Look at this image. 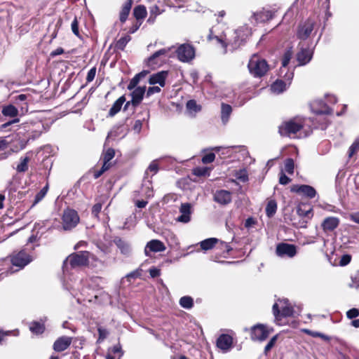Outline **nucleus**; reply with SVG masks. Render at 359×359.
Instances as JSON below:
<instances>
[{"label": "nucleus", "mask_w": 359, "mask_h": 359, "mask_svg": "<svg viewBox=\"0 0 359 359\" xmlns=\"http://www.w3.org/2000/svg\"><path fill=\"white\" fill-rule=\"evenodd\" d=\"M218 29V26L213 27L210 30L208 39L209 41L215 39L224 48L225 53L228 46H231L233 50L238 48L250 35V30L248 27H240L233 32L226 29L222 33H219Z\"/></svg>", "instance_id": "1"}, {"label": "nucleus", "mask_w": 359, "mask_h": 359, "mask_svg": "<svg viewBox=\"0 0 359 359\" xmlns=\"http://www.w3.org/2000/svg\"><path fill=\"white\" fill-rule=\"evenodd\" d=\"M51 123L39 119L28 121L21 125V128L27 133L29 140L38 138L42 133L48 131Z\"/></svg>", "instance_id": "2"}, {"label": "nucleus", "mask_w": 359, "mask_h": 359, "mask_svg": "<svg viewBox=\"0 0 359 359\" xmlns=\"http://www.w3.org/2000/svg\"><path fill=\"white\" fill-rule=\"evenodd\" d=\"M97 260L95 256L88 251H81L69 255L63 263V271H67L69 266L71 268L84 266L88 264L89 259Z\"/></svg>", "instance_id": "3"}, {"label": "nucleus", "mask_w": 359, "mask_h": 359, "mask_svg": "<svg viewBox=\"0 0 359 359\" xmlns=\"http://www.w3.org/2000/svg\"><path fill=\"white\" fill-rule=\"evenodd\" d=\"M304 128V120L301 118H294L283 122L279 126V133L281 136L290 137H301V130Z\"/></svg>", "instance_id": "4"}, {"label": "nucleus", "mask_w": 359, "mask_h": 359, "mask_svg": "<svg viewBox=\"0 0 359 359\" xmlns=\"http://www.w3.org/2000/svg\"><path fill=\"white\" fill-rule=\"evenodd\" d=\"M248 67L250 73L255 77H262L269 70V65L266 61L256 54L251 57Z\"/></svg>", "instance_id": "5"}, {"label": "nucleus", "mask_w": 359, "mask_h": 359, "mask_svg": "<svg viewBox=\"0 0 359 359\" xmlns=\"http://www.w3.org/2000/svg\"><path fill=\"white\" fill-rule=\"evenodd\" d=\"M273 313L276 320H278L280 317L292 316L294 314L293 307L290 305L287 299H279L273 306Z\"/></svg>", "instance_id": "6"}, {"label": "nucleus", "mask_w": 359, "mask_h": 359, "mask_svg": "<svg viewBox=\"0 0 359 359\" xmlns=\"http://www.w3.org/2000/svg\"><path fill=\"white\" fill-rule=\"evenodd\" d=\"M62 220V229L68 231L76 227L80 219L76 211L72 209H67L63 212Z\"/></svg>", "instance_id": "7"}, {"label": "nucleus", "mask_w": 359, "mask_h": 359, "mask_svg": "<svg viewBox=\"0 0 359 359\" xmlns=\"http://www.w3.org/2000/svg\"><path fill=\"white\" fill-rule=\"evenodd\" d=\"M273 331V328L263 324H257L252 327L250 337L253 341H263L267 339Z\"/></svg>", "instance_id": "8"}, {"label": "nucleus", "mask_w": 359, "mask_h": 359, "mask_svg": "<svg viewBox=\"0 0 359 359\" xmlns=\"http://www.w3.org/2000/svg\"><path fill=\"white\" fill-rule=\"evenodd\" d=\"M170 49V48H162L155 52L147 59V65L151 68H156L159 66L164 61L165 57L168 56Z\"/></svg>", "instance_id": "9"}, {"label": "nucleus", "mask_w": 359, "mask_h": 359, "mask_svg": "<svg viewBox=\"0 0 359 359\" xmlns=\"http://www.w3.org/2000/svg\"><path fill=\"white\" fill-rule=\"evenodd\" d=\"M1 113L4 116L14 118L12 121L6 122L1 126V129H6L9 126L19 122V118H16L18 115V109L12 104L5 105L2 107Z\"/></svg>", "instance_id": "10"}, {"label": "nucleus", "mask_w": 359, "mask_h": 359, "mask_svg": "<svg viewBox=\"0 0 359 359\" xmlns=\"http://www.w3.org/2000/svg\"><path fill=\"white\" fill-rule=\"evenodd\" d=\"M176 52L178 59L182 62H189L195 57L194 48L189 44H182Z\"/></svg>", "instance_id": "11"}, {"label": "nucleus", "mask_w": 359, "mask_h": 359, "mask_svg": "<svg viewBox=\"0 0 359 359\" xmlns=\"http://www.w3.org/2000/svg\"><path fill=\"white\" fill-rule=\"evenodd\" d=\"M293 76L294 74L292 72H285L283 77L288 83H287L282 80H277L271 86V90L276 94H280L283 93L284 90H286L287 87L290 85V81L292 79Z\"/></svg>", "instance_id": "12"}, {"label": "nucleus", "mask_w": 359, "mask_h": 359, "mask_svg": "<svg viewBox=\"0 0 359 359\" xmlns=\"http://www.w3.org/2000/svg\"><path fill=\"white\" fill-rule=\"evenodd\" d=\"M31 262V257L24 250L15 253L11 257V262L13 265L18 267L19 269L24 268Z\"/></svg>", "instance_id": "13"}, {"label": "nucleus", "mask_w": 359, "mask_h": 359, "mask_svg": "<svg viewBox=\"0 0 359 359\" xmlns=\"http://www.w3.org/2000/svg\"><path fill=\"white\" fill-rule=\"evenodd\" d=\"M276 255L280 257H293L297 254V249L294 245L282 243L277 245Z\"/></svg>", "instance_id": "14"}, {"label": "nucleus", "mask_w": 359, "mask_h": 359, "mask_svg": "<svg viewBox=\"0 0 359 359\" xmlns=\"http://www.w3.org/2000/svg\"><path fill=\"white\" fill-rule=\"evenodd\" d=\"M314 25V21L311 19H308L302 24H300L297 32L298 39L301 40L306 39L313 30Z\"/></svg>", "instance_id": "15"}, {"label": "nucleus", "mask_w": 359, "mask_h": 359, "mask_svg": "<svg viewBox=\"0 0 359 359\" xmlns=\"http://www.w3.org/2000/svg\"><path fill=\"white\" fill-rule=\"evenodd\" d=\"M180 215L176 219L178 222L187 224L191 221L192 214V205L191 203H182L180 208Z\"/></svg>", "instance_id": "16"}, {"label": "nucleus", "mask_w": 359, "mask_h": 359, "mask_svg": "<svg viewBox=\"0 0 359 359\" xmlns=\"http://www.w3.org/2000/svg\"><path fill=\"white\" fill-rule=\"evenodd\" d=\"M166 249L164 243L159 240H151L148 242L144 248L146 256H150V252H163Z\"/></svg>", "instance_id": "17"}, {"label": "nucleus", "mask_w": 359, "mask_h": 359, "mask_svg": "<svg viewBox=\"0 0 359 359\" xmlns=\"http://www.w3.org/2000/svg\"><path fill=\"white\" fill-rule=\"evenodd\" d=\"M300 51L297 55V59L299 65H304L310 62L313 56V50L310 48H304L302 43H299Z\"/></svg>", "instance_id": "18"}, {"label": "nucleus", "mask_w": 359, "mask_h": 359, "mask_svg": "<svg viewBox=\"0 0 359 359\" xmlns=\"http://www.w3.org/2000/svg\"><path fill=\"white\" fill-rule=\"evenodd\" d=\"M233 344V339L229 334H222L217 340V346L221 349L223 352L229 351Z\"/></svg>", "instance_id": "19"}, {"label": "nucleus", "mask_w": 359, "mask_h": 359, "mask_svg": "<svg viewBox=\"0 0 359 359\" xmlns=\"http://www.w3.org/2000/svg\"><path fill=\"white\" fill-rule=\"evenodd\" d=\"M214 200L221 205H227L231 201V193L226 190H217L214 194Z\"/></svg>", "instance_id": "20"}, {"label": "nucleus", "mask_w": 359, "mask_h": 359, "mask_svg": "<svg viewBox=\"0 0 359 359\" xmlns=\"http://www.w3.org/2000/svg\"><path fill=\"white\" fill-rule=\"evenodd\" d=\"M292 191L302 194L310 198L316 195L315 189L309 185H294L292 187Z\"/></svg>", "instance_id": "21"}, {"label": "nucleus", "mask_w": 359, "mask_h": 359, "mask_svg": "<svg viewBox=\"0 0 359 359\" xmlns=\"http://www.w3.org/2000/svg\"><path fill=\"white\" fill-rule=\"evenodd\" d=\"M72 343V338L63 336L58 338L53 344V349L57 352H61L66 350Z\"/></svg>", "instance_id": "22"}, {"label": "nucleus", "mask_w": 359, "mask_h": 359, "mask_svg": "<svg viewBox=\"0 0 359 359\" xmlns=\"http://www.w3.org/2000/svg\"><path fill=\"white\" fill-rule=\"evenodd\" d=\"M311 110L317 114H327L331 113L330 109L320 100H316L312 102L311 103Z\"/></svg>", "instance_id": "23"}, {"label": "nucleus", "mask_w": 359, "mask_h": 359, "mask_svg": "<svg viewBox=\"0 0 359 359\" xmlns=\"http://www.w3.org/2000/svg\"><path fill=\"white\" fill-rule=\"evenodd\" d=\"M168 72L165 71H161L156 74L151 75L149 78V83L151 85L159 84L160 86L163 87L165 84V79L167 77Z\"/></svg>", "instance_id": "24"}, {"label": "nucleus", "mask_w": 359, "mask_h": 359, "mask_svg": "<svg viewBox=\"0 0 359 359\" xmlns=\"http://www.w3.org/2000/svg\"><path fill=\"white\" fill-rule=\"evenodd\" d=\"M339 223V220L338 218L329 217L324 219L322 223V227L325 231H332L338 226Z\"/></svg>", "instance_id": "25"}, {"label": "nucleus", "mask_w": 359, "mask_h": 359, "mask_svg": "<svg viewBox=\"0 0 359 359\" xmlns=\"http://www.w3.org/2000/svg\"><path fill=\"white\" fill-rule=\"evenodd\" d=\"M114 243L119 249L121 254L128 256L131 253V246L130 243L120 238H116L114 239Z\"/></svg>", "instance_id": "26"}, {"label": "nucleus", "mask_w": 359, "mask_h": 359, "mask_svg": "<svg viewBox=\"0 0 359 359\" xmlns=\"http://www.w3.org/2000/svg\"><path fill=\"white\" fill-rule=\"evenodd\" d=\"M146 91V87H137L134 88L133 91L131 93L132 100L131 102L133 105L136 106L139 104L142 100L143 96Z\"/></svg>", "instance_id": "27"}, {"label": "nucleus", "mask_w": 359, "mask_h": 359, "mask_svg": "<svg viewBox=\"0 0 359 359\" xmlns=\"http://www.w3.org/2000/svg\"><path fill=\"white\" fill-rule=\"evenodd\" d=\"M126 101V99L123 96L120 97L112 105L111 109L109 111V116H114L115 114H116L121 109V107L124 102Z\"/></svg>", "instance_id": "28"}, {"label": "nucleus", "mask_w": 359, "mask_h": 359, "mask_svg": "<svg viewBox=\"0 0 359 359\" xmlns=\"http://www.w3.org/2000/svg\"><path fill=\"white\" fill-rule=\"evenodd\" d=\"M232 108L229 104L222 103L221 109V118L222 122L225 124L228 122L231 114Z\"/></svg>", "instance_id": "29"}, {"label": "nucleus", "mask_w": 359, "mask_h": 359, "mask_svg": "<svg viewBox=\"0 0 359 359\" xmlns=\"http://www.w3.org/2000/svg\"><path fill=\"white\" fill-rule=\"evenodd\" d=\"M219 242V239L215 238H210L205 239L200 242L201 248L203 250H208L212 249Z\"/></svg>", "instance_id": "30"}, {"label": "nucleus", "mask_w": 359, "mask_h": 359, "mask_svg": "<svg viewBox=\"0 0 359 359\" xmlns=\"http://www.w3.org/2000/svg\"><path fill=\"white\" fill-rule=\"evenodd\" d=\"M131 7H132V0H127V1L123 5L122 10L121 11V13H120V20L122 22H124L126 20V19L130 13Z\"/></svg>", "instance_id": "31"}, {"label": "nucleus", "mask_w": 359, "mask_h": 359, "mask_svg": "<svg viewBox=\"0 0 359 359\" xmlns=\"http://www.w3.org/2000/svg\"><path fill=\"white\" fill-rule=\"evenodd\" d=\"M187 109L190 114L194 116L196 113L201 110V105L198 104L194 100H190L187 102Z\"/></svg>", "instance_id": "32"}, {"label": "nucleus", "mask_w": 359, "mask_h": 359, "mask_svg": "<svg viewBox=\"0 0 359 359\" xmlns=\"http://www.w3.org/2000/svg\"><path fill=\"white\" fill-rule=\"evenodd\" d=\"M147 71H142V72L136 74L130 81L128 86V89L131 90L134 88H136V86L138 84V83L140 82V79L142 78H144L147 74Z\"/></svg>", "instance_id": "33"}, {"label": "nucleus", "mask_w": 359, "mask_h": 359, "mask_svg": "<svg viewBox=\"0 0 359 359\" xmlns=\"http://www.w3.org/2000/svg\"><path fill=\"white\" fill-rule=\"evenodd\" d=\"M147 14V12L144 6L139 5L134 8L133 15L137 20L144 19Z\"/></svg>", "instance_id": "34"}, {"label": "nucleus", "mask_w": 359, "mask_h": 359, "mask_svg": "<svg viewBox=\"0 0 359 359\" xmlns=\"http://www.w3.org/2000/svg\"><path fill=\"white\" fill-rule=\"evenodd\" d=\"M292 57V50L291 48L286 50L284 53L283 60H282V67L280 69V74H283V72L286 70V67L289 64L291 58Z\"/></svg>", "instance_id": "35"}, {"label": "nucleus", "mask_w": 359, "mask_h": 359, "mask_svg": "<svg viewBox=\"0 0 359 359\" xmlns=\"http://www.w3.org/2000/svg\"><path fill=\"white\" fill-rule=\"evenodd\" d=\"M115 155V151L113 149L109 148L102 155L103 164H107V167L110 168L111 163L109 162Z\"/></svg>", "instance_id": "36"}, {"label": "nucleus", "mask_w": 359, "mask_h": 359, "mask_svg": "<svg viewBox=\"0 0 359 359\" xmlns=\"http://www.w3.org/2000/svg\"><path fill=\"white\" fill-rule=\"evenodd\" d=\"M29 157L26 156L20 158V163L17 165L16 170L18 172H25L28 170V163L29 162Z\"/></svg>", "instance_id": "37"}, {"label": "nucleus", "mask_w": 359, "mask_h": 359, "mask_svg": "<svg viewBox=\"0 0 359 359\" xmlns=\"http://www.w3.org/2000/svg\"><path fill=\"white\" fill-rule=\"evenodd\" d=\"M312 208L306 205H300L297 208V212L300 216L311 217H312Z\"/></svg>", "instance_id": "38"}, {"label": "nucleus", "mask_w": 359, "mask_h": 359, "mask_svg": "<svg viewBox=\"0 0 359 359\" xmlns=\"http://www.w3.org/2000/svg\"><path fill=\"white\" fill-rule=\"evenodd\" d=\"M29 330L32 333L39 334L44 332L45 327L42 323L39 322H33L30 324Z\"/></svg>", "instance_id": "39"}, {"label": "nucleus", "mask_w": 359, "mask_h": 359, "mask_svg": "<svg viewBox=\"0 0 359 359\" xmlns=\"http://www.w3.org/2000/svg\"><path fill=\"white\" fill-rule=\"evenodd\" d=\"M180 305L184 309H189L194 306L193 299L189 296L182 297L180 299Z\"/></svg>", "instance_id": "40"}, {"label": "nucleus", "mask_w": 359, "mask_h": 359, "mask_svg": "<svg viewBox=\"0 0 359 359\" xmlns=\"http://www.w3.org/2000/svg\"><path fill=\"white\" fill-rule=\"evenodd\" d=\"M277 204L275 201L271 200L268 202L266 207V213L268 217H272L276 212Z\"/></svg>", "instance_id": "41"}, {"label": "nucleus", "mask_w": 359, "mask_h": 359, "mask_svg": "<svg viewBox=\"0 0 359 359\" xmlns=\"http://www.w3.org/2000/svg\"><path fill=\"white\" fill-rule=\"evenodd\" d=\"M255 18L257 22H264L271 18V13L269 11H262L255 14Z\"/></svg>", "instance_id": "42"}, {"label": "nucleus", "mask_w": 359, "mask_h": 359, "mask_svg": "<svg viewBox=\"0 0 359 359\" xmlns=\"http://www.w3.org/2000/svg\"><path fill=\"white\" fill-rule=\"evenodd\" d=\"M193 173L196 176H206L210 175V169L207 167H197L194 169Z\"/></svg>", "instance_id": "43"}, {"label": "nucleus", "mask_w": 359, "mask_h": 359, "mask_svg": "<svg viewBox=\"0 0 359 359\" xmlns=\"http://www.w3.org/2000/svg\"><path fill=\"white\" fill-rule=\"evenodd\" d=\"M151 17L148 19V22H154L156 16L160 15L161 11L158 6L154 5L150 8Z\"/></svg>", "instance_id": "44"}, {"label": "nucleus", "mask_w": 359, "mask_h": 359, "mask_svg": "<svg viewBox=\"0 0 359 359\" xmlns=\"http://www.w3.org/2000/svg\"><path fill=\"white\" fill-rule=\"evenodd\" d=\"M294 168V163L293 159L287 158L285 161V170L288 174H293Z\"/></svg>", "instance_id": "45"}, {"label": "nucleus", "mask_w": 359, "mask_h": 359, "mask_svg": "<svg viewBox=\"0 0 359 359\" xmlns=\"http://www.w3.org/2000/svg\"><path fill=\"white\" fill-rule=\"evenodd\" d=\"M47 191H48V186H46L35 196L33 205H36L39 201H41L44 198L46 194H47Z\"/></svg>", "instance_id": "46"}, {"label": "nucleus", "mask_w": 359, "mask_h": 359, "mask_svg": "<svg viewBox=\"0 0 359 359\" xmlns=\"http://www.w3.org/2000/svg\"><path fill=\"white\" fill-rule=\"evenodd\" d=\"M236 177L238 180H241V182H246L248 180V176L246 170H241L236 173Z\"/></svg>", "instance_id": "47"}, {"label": "nucleus", "mask_w": 359, "mask_h": 359, "mask_svg": "<svg viewBox=\"0 0 359 359\" xmlns=\"http://www.w3.org/2000/svg\"><path fill=\"white\" fill-rule=\"evenodd\" d=\"M278 339V335L273 336L268 344L266 345L264 348V353L267 354V353L273 347Z\"/></svg>", "instance_id": "48"}, {"label": "nucleus", "mask_w": 359, "mask_h": 359, "mask_svg": "<svg viewBox=\"0 0 359 359\" xmlns=\"http://www.w3.org/2000/svg\"><path fill=\"white\" fill-rule=\"evenodd\" d=\"M359 151V140H355L349 148L348 156L352 157L353 155Z\"/></svg>", "instance_id": "49"}, {"label": "nucleus", "mask_w": 359, "mask_h": 359, "mask_svg": "<svg viewBox=\"0 0 359 359\" xmlns=\"http://www.w3.org/2000/svg\"><path fill=\"white\" fill-rule=\"evenodd\" d=\"M108 352H111V355H120V358L123 355V351L121 350L120 344H117L112 347L111 348L109 349Z\"/></svg>", "instance_id": "50"}, {"label": "nucleus", "mask_w": 359, "mask_h": 359, "mask_svg": "<svg viewBox=\"0 0 359 359\" xmlns=\"http://www.w3.org/2000/svg\"><path fill=\"white\" fill-rule=\"evenodd\" d=\"M130 36H125L121 37L117 42V46L119 48L123 49L126 44L130 41Z\"/></svg>", "instance_id": "51"}, {"label": "nucleus", "mask_w": 359, "mask_h": 359, "mask_svg": "<svg viewBox=\"0 0 359 359\" xmlns=\"http://www.w3.org/2000/svg\"><path fill=\"white\" fill-rule=\"evenodd\" d=\"M215 158V154L213 153H209V154H205L203 158H202V162L203 163H212L214 161Z\"/></svg>", "instance_id": "52"}, {"label": "nucleus", "mask_w": 359, "mask_h": 359, "mask_svg": "<svg viewBox=\"0 0 359 359\" xmlns=\"http://www.w3.org/2000/svg\"><path fill=\"white\" fill-rule=\"evenodd\" d=\"M346 316L349 319L355 318L359 316V310L355 308L351 309L346 312Z\"/></svg>", "instance_id": "53"}, {"label": "nucleus", "mask_w": 359, "mask_h": 359, "mask_svg": "<svg viewBox=\"0 0 359 359\" xmlns=\"http://www.w3.org/2000/svg\"><path fill=\"white\" fill-rule=\"evenodd\" d=\"M217 244H219V248L221 250H223L226 253H229L232 250V248L227 243H226L224 241H222L219 240V242Z\"/></svg>", "instance_id": "54"}, {"label": "nucleus", "mask_w": 359, "mask_h": 359, "mask_svg": "<svg viewBox=\"0 0 359 359\" xmlns=\"http://www.w3.org/2000/svg\"><path fill=\"white\" fill-rule=\"evenodd\" d=\"M95 74H96V67H94L88 71L87 76H86V81L88 83L93 81L95 77Z\"/></svg>", "instance_id": "55"}, {"label": "nucleus", "mask_w": 359, "mask_h": 359, "mask_svg": "<svg viewBox=\"0 0 359 359\" xmlns=\"http://www.w3.org/2000/svg\"><path fill=\"white\" fill-rule=\"evenodd\" d=\"M71 28L73 32V33L77 36H79V23L76 18H74V20L72 22Z\"/></svg>", "instance_id": "56"}, {"label": "nucleus", "mask_w": 359, "mask_h": 359, "mask_svg": "<svg viewBox=\"0 0 359 359\" xmlns=\"http://www.w3.org/2000/svg\"><path fill=\"white\" fill-rule=\"evenodd\" d=\"M158 170V165L157 163V161H153L148 167L147 171L153 172L154 174H156Z\"/></svg>", "instance_id": "57"}, {"label": "nucleus", "mask_w": 359, "mask_h": 359, "mask_svg": "<svg viewBox=\"0 0 359 359\" xmlns=\"http://www.w3.org/2000/svg\"><path fill=\"white\" fill-rule=\"evenodd\" d=\"M161 92V88L158 86L149 87L147 91V96L149 97L154 93Z\"/></svg>", "instance_id": "58"}, {"label": "nucleus", "mask_w": 359, "mask_h": 359, "mask_svg": "<svg viewBox=\"0 0 359 359\" xmlns=\"http://www.w3.org/2000/svg\"><path fill=\"white\" fill-rule=\"evenodd\" d=\"M290 182V179L285 175V174L282 171L280 172V176L279 178V182L281 184L285 185L287 184Z\"/></svg>", "instance_id": "59"}, {"label": "nucleus", "mask_w": 359, "mask_h": 359, "mask_svg": "<svg viewBox=\"0 0 359 359\" xmlns=\"http://www.w3.org/2000/svg\"><path fill=\"white\" fill-rule=\"evenodd\" d=\"M109 169V168L107 167V164H103L101 169L98 171H96L94 173L95 178L97 179V178L100 177L105 171H107Z\"/></svg>", "instance_id": "60"}, {"label": "nucleus", "mask_w": 359, "mask_h": 359, "mask_svg": "<svg viewBox=\"0 0 359 359\" xmlns=\"http://www.w3.org/2000/svg\"><path fill=\"white\" fill-rule=\"evenodd\" d=\"M351 257L348 255H344L341 257L339 264L340 266H346L351 262Z\"/></svg>", "instance_id": "61"}, {"label": "nucleus", "mask_w": 359, "mask_h": 359, "mask_svg": "<svg viewBox=\"0 0 359 359\" xmlns=\"http://www.w3.org/2000/svg\"><path fill=\"white\" fill-rule=\"evenodd\" d=\"M101 209H102L101 203H98L95 204L92 208V214L94 216L97 217L98 214L101 211Z\"/></svg>", "instance_id": "62"}, {"label": "nucleus", "mask_w": 359, "mask_h": 359, "mask_svg": "<svg viewBox=\"0 0 359 359\" xmlns=\"http://www.w3.org/2000/svg\"><path fill=\"white\" fill-rule=\"evenodd\" d=\"M160 270L156 268H151L149 269V274L152 278L160 276Z\"/></svg>", "instance_id": "63"}, {"label": "nucleus", "mask_w": 359, "mask_h": 359, "mask_svg": "<svg viewBox=\"0 0 359 359\" xmlns=\"http://www.w3.org/2000/svg\"><path fill=\"white\" fill-rule=\"evenodd\" d=\"M351 287L359 289V279L357 278H352V283L350 285Z\"/></svg>", "instance_id": "64"}]
</instances>
